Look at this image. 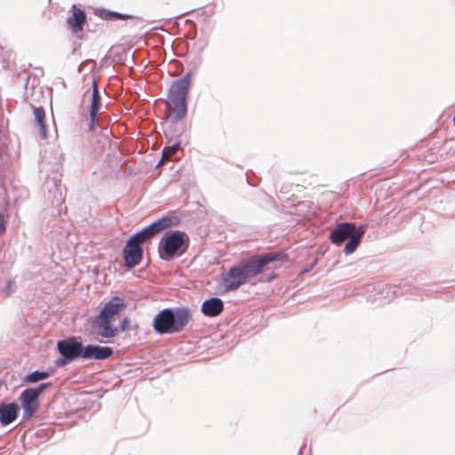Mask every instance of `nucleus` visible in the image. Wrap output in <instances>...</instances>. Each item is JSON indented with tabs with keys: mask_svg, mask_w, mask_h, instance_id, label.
I'll return each mask as SVG.
<instances>
[{
	"mask_svg": "<svg viewBox=\"0 0 455 455\" xmlns=\"http://www.w3.org/2000/svg\"><path fill=\"white\" fill-rule=\"evenodd\" d=\"M112 355L113 350L108 347L88 345L83 347L82 358L105 360L110 357Z\"/></svg>",
	"mask_w": 455,
	"mask_h": 455,
	"instance_id": "nucleus-14",
	"label": "nucleus"
},
{
	"mask_svg": "<svg viewBox=\"0 0 455 455\" xmlns=\"http://www.w3.org/2000/svg\"><path fill=\"white\" fill-rule=\"evenodd\" d=\"M180 148V144L175 143L172 146L165 147L163 150L162 159L159 164H162L164 161L169 160Z\"/></svg>",
	"mask_w": 455,
	"mask_h": 455,
	"instance_id": "nucleus-21",
	"label": "nucleus"
},
{
	"mask_svg": "<svg viewBox=\"0 0 455 455\" xmlns=\"http://www.w3.org/2000/svg\"><path fill=\"white\" fill-rule=\"evenodd\" d=\"M224 309L223 301L219 298L206 299L202 304V313L209 317L220 315Z\"/></svg>",
	"mask_w": 455,
	"mask_h": 455,
	"instance_id": "nucleus-15",
	"label": "nucleus"
},
{
	"mask_svg": "<svg viewBox=\"0 0 455 455\" xmlns=\"http://www.w3.org/2000/svg\"><path fill=\"white\" fill-rule=\"evenodd\" d=\"M172 225H174L172 219L166 216L156 220L148 227H146L141 231L134 234L130 239L134 243H137L139 245H141L146 241L152 238L156 234L172 227Z\"/></svg>",
	"mask_w": 455,
	"mask_h": 455,
	"instance_id": "nucleus-7",
	"label": "nucleus"
},
{
	"mask_svg": "<svg viewBox=\"0 0 455 455\" xmlns=\"http://www.w3.org/2000/svg\"><path fill=\"white\" fill-rule=\"evenodd\" d=\"M33 114L35 117V127L41 139H47V127L45 124V111L42 107H33Z\"/></svg>",
	"mask_w": 455,
	"mask_h": 455,
	"instance_id": "nucleus-17",
	"label": "nucleus"
},
{
	"mask_svg": "<svg viewBox=\"0 0 455 455\" xmlns=\"http://www.w3.org/2000/svg\"><path fill=\"white\" fill-rule=\"evenodd\" d=\"M100 108V96L98 88V84L95 80L92 81V103L90 107V112L99 113Z\"/></svg>",
	"mask_w": 455,
	"mask_h": 455,
	"instance_id": "nucleus-19",
	"label": "nucleus"
},
{
	"mask_svg": "<svg viewBox=\"0 0 455 455\" xmlns=\"http://www.w3.org/2000/svg\"><path fill=\"white\" fill-rule=\"evenodd\" d=\"M125 266L132 268L138 266L143 255V251L137 243L129 239L123 251Z\"/></svg>",
	"mask_w": 455,
	"mask_h": 455,
	"instance_id": "nucleus-9",
	"label": "nucleus"
},
{
	"mask_svg": "<svg viewBox=\"0 0 455 455\" xmlns=\"http://www.w3.org/2000/svg\"><path fill=\"white\" fill-rule=\"evenodd\" d=\"M280 259V254L270 252L264 255L253 256L249 259L241 261L239 265L248 279L249 277H254L262 273L267 264Z\"/></svg>",
	"mask_w": 455,
	"mask_h": 455,
	"instance_id": "nucleus-5",
	"label": "nucleus"
},
{
	"mask_svg": "<svg viewBox=\"0 0 455 455\" xmlns=\"http://www.w3.org/2000/svg\"><path fill=\"white\" fill-rule=\"evenodd\" d=\"M191 313L187 308H170L160 311L154 318L153 327L156 333L172 334L181 331L190 322Z\"/></svg>",
	"mask_w": 455,
	"mask_h": 455,
	"instance_id": "nucleus-2",
	"label": "nucleus"
},
{
	"mask_svg": "<svg viewBox=\"0 0 455 455\" xmlns=\"http://www.w3.org/2000/svg\"><path fill=\"white\" fill-rule=\"evenodd\" d=\"M358 231V228L353 223L339 224L331 234V241L340 245L345 240L349 239L354 234Z\"/></svg>",
	"mask_w": 455,
	"mask_h": 455,
	"instance_id": "nucleus-12",
	"label": "nucleus"
},
{
	"mask_svg": "<svg viewBox=\"0 0 455 455\" xmlns=\"http://www.w3.org/2000/svg\"><path fill=\"white\" fill-rule=\"evenodd\" d=\"M98 113H94V116L92 115V112H90V129L94 130L98 126V118H97Z\"/></svg>",
	"mask_w": 455,
	"mask_h": 455,
	"instance_id": "nucleus-23",
	"label": "nucleus"
},
{
	"mask_svg": "<svg viewBox=\"0 0 455 455\" xmlns=\"http://www.w3.org/2000/svg\"><path fill=\"white\" fill-rule=\"evenodd\" d=\"M188 244V235L181 231H175L164 237L160 242L159 253L162 259H170L182 254Z\"/></svg>",
	"mask_w": 455,
	"mask_h": 455,
	"instance_id": "nucleus-3",
	"label": "nucleus"
},
{
	"mask_svg": "<svg viewBox=\"0 0 455 455\" xmlns=\"http://www.w3.org/2000/svg\"><path fill=\"white\" fill-rule=\"evenodd\" d=\"M126 305L123 299L119 297L112 298L108 303L105 304L99 315L104 316L112 322L115 321L116 317L125 309Z\"/></svg>",
	"mask_w": 455,
	"mask_h": 455,
	"instance_id": "nucleus-13",
	"label": "nucleus"
},
{
	"mask_svg": "<svg viewBox=\"0 0 455 455\" xmlns=\"http://www.w3.org/2000/svg\"><path fill=\"white\" fill-rule=\"evenodd\" d=\"M190 82V76H186L174 81L171 85L165 104L168 118L172 122L181 120L187 114V98Z\"/></svg>",
	"mask_w": 455,
	"mask_h": 455,
	"instance_id": "nucleus-1",
	"label": "nucleus"
},
{
	"mask_svg": "<svg viewBox=\"0 0 455 455\" xmlns=\"http://www.w3.org/2000/svg\"><path fill=\"white\" fill-rule=\"evenodd\" d=\"M453 122H454V124H455V115H454V117H453Z\"/></svg>",
	"mask_w": 455,
	"mask_h": 455,
	"instance_id": "nucleus-26",
	"label": "nucleus"
},
{
	"mask_svg": "<svg viewBox=\"0 0 455 455\" xmlns=\"http://www.w3.org/2000/svg\"><path fill=\"white\" fill-rule=\"evenodd\" d=\"M6 231V220L4 214L0 212V236H2Z\"/></svg>",
	"mask_w": 455,
	"mask_h": 455,
	"instance_id": "nucleus-24",
	"label": "nucleus"
},
{
	"mask_svg": "<svg viewBox=\"0 0 455 455\" xmlns=\"http://www.w3.org/2000/svg\"><path fill=\"white\" fill-rule=\"evenodd\" d=\"M247 282V277L240 265L231 267L224 278V286L227 291L237 290Z\"/></svg>",
	"mask_w": 455,
	"mask_h": 455,
	"instance_id": "nucleus-8",
	"label": "nucleus"
},
{
	"mask_svg": "<svg viewBox=\"0 0 455 455\" xmlns=\"http://www.w3.org/2000/svg\"><path fill=\"white\" fill-rule=\"evenodd\" d=\"M50 383H42L36 387L23 390L19 397L23 413L22 419H30L39 410V395L48 387Z\"/></svg>",
	"mask_w": 455,
	"mask_h": 455,
	"instance_id": "nucleus-4",
	"label": "nucleus"
},
{
	"mask_svg": "<svg viewBox=\"0 0 455 455\" xmlns=\"http://www.w3.org/2000/svg\"><path fill=\"white\" fill-rule=\"evenodd\" d=\"M71 15L67 19V25L73 34H79L84 30L86 22L85 12L73 4L70 9Z\"/></svg>",
	"mask_w": 455,
	"mask_h": 455,
	"instance_id": "nucleus-11",
	"label": "nucleus"
},
{
	"mask_svg": "<svg viewBox=\"0 0 455 455\" xmlns=\"http://www.w3.org/2000/svg\"><path fill=\"white\" fill-rule=\"evenodd\" d=\"M83 347L82 343L77 342L75 338L60 340L57 348L61 357L57 360V365L63 366L79 357L82 358Z\"/></svg>",
	"mask_w": 455,
	"mask_h": 455,
	"instance_id": "nucleus-6",
	"label": "nucleus"
},
{
	"mask_svg": "<svg viewBox=\"0 0 455 455\" xmlns=\"http://www.w3.org/2000/svg\"><path fill=\"white\" fill-rule=\"evenodd\" d=\"M100 17L105 20H128L131 19V15L122 14L110 11H101Z\"/></svg>",
	"mask_w": 455,
	"mask_h": 455,
	"instance_id": "nucleus-20",
	"label": "nucleus"
},
{
	"mask_svg": "<svg viewBox=\"0 0 455 455\" xmlns=\"http://www.w3.org/2000/svg\"><path fill=\"white\" fill-rule=\"evenodd\" d=\"M364 234V229L363 228H359L358 231L352 235L347 243L345 245L344 252L346 254H351L355 251L357 246L359 245L361 239Z\"/></svg>",
	"mask_w": 455,
	"mask_h": 455,
	"instance_id": "nucleus-18",
	"label": "nucleus"
},
{
	"mask_svg": "<svg viewBox=\"0 0 455 455\" xmlns=\"http://www.w3.org/2000/svg\"><path fill=\"white\" fill-rule=\"evenodd\" d=\"M127 322H128V319L124 318V321H123L122 326H121L123 331H125V329H126L125 325H127Z\"/></svg>",
	"mask_w": 455,
	"mask_h": 455,
	"instance_id": "nucleus-25",
	"label": "nucleus"
},
{
	"mask_svg": "<svg viewBox=\"0 0 455 455\" xmlns=\"http://www.w3.org/2000/svg\"><path fill=\"white\" fill-rule=\"evenodd\" d=\"M112 323V321L98 315L93 321L92 328L95 333L101 338H114L118 333V329Z\"/></svg>",
	"mask_w": 455,
	"mask_h": 455,
	"instance_id": "nucleus-10",
	"label": "nucleus"
},
{
	"mask_svg": "<svg viewBox=\"0 0 455 455\" xmlns=\"http://www.w3.org/2000/svg\"><path fill=\"white\" fill-rule=\"evenodd\" d=\"M48 376H49V373L46 371H36L27 375L25 378V381L29 382V383H35V382H37L39 380L48 378Z\"/></svg>",
	"mask_w": 455,
	"mask_h": 455,
	"instance_id": "nucleus-22",
	"label": "nucleus"
},
{
	"mask_svg": "<svg viewBox=\"0 0 455 455\" xmlns=\"http://www.w3.org/2000/svg\"><path fill=\"white\" fill-rule=\"evenodd\" d=\"M19 406L13 403L0 405V422L5 426L17 418Z\"/></svg>",
	"mask_w": 455,
	"mask_h": 455,
	"instance_id": "nucleus-16",
	"label": "nucleus"
}]
</instances>
